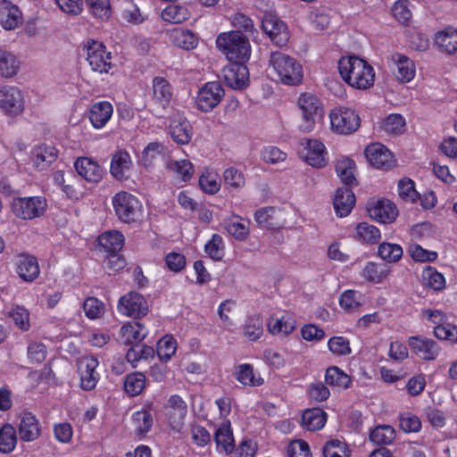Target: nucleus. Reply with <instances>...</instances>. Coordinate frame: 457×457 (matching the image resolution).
I'll return each instance as SVG.
<instances>
[{"label":"nucleus","instance_id":"obj_62","mask_svg":"<svg viewBox=\"0 0 457 457\" xmlns=\"http://www.w3.org/2000/svg\"><path fill=\"white\" fill-rule=\"evenodd\" d=\"M409 253L411 258L417 262H433L437 258L436 252L425 250L416 244L410 245Z\"/></svg>","mask_w":457,"mask_h":457},{"label":"nucleus","instance_id":"obj_47","mask_svg":"<svg viewBox=\"0 0 457 457\" xmlns=\"http://www.w3.org/2000/svg\"><path fill=\"white\" fill-rule=\"evenodd\" d=\"M378 253L387 262H396L402 258L403 251L397 244L384 242L378 245Z\"/></svg>","mask_w":457,"mask_h":457},{"label":"nucleus","instance_id":"obj_9","mask_svg":"<svg viewBox=\"0 0 457 457\" xmlns=\"http://www.w3.org/2000/svg\"><path fill=\"white\" fill-rule=\"evenodd\" d=\"M224 93L220 82L206 83L198 92L195 101L197 108L205 112L212 111L220 103Z\"/></svg>","mask_w":457,"mask_h":457},{"label":"nucleus","instance_id":"obj_39","mask_svg":"<svg viewBox=\"0 0 457 457\" xmlns=\"http://www.w3.org/2000/svg\"><path fill=\"white\" fill-rule=\"evenodd\" d=\"M380 231L375 226L361 222L356 227V238L366 244H377L380 239Z\"/></svg>","mask_w":457,"mask_h":457},{"label":"nucleus","instance_id":"obj_5","mask_svg":"<svg viewBox=\"0 0 457 457\" xmlns=\"http://www.w3.org/2000/svg\"><path fill=\"white\" fill-rule=\"evenodd\" d=\"M46 206V200L41 196L17 197L12 202V212L22 220H32L42 216Z\"/></svg>","mask_w":457,"mask_h":457},{"label":"nucleus","instance_id":"obj_50","mask_svg":"<svg viewBox=\"0 0 457 457\" xmlns=\"http://www.w3.org/2000/svg\"><path fill=\"white\" fill-rule=\"evenodd\" d=\"M177 342L171 336H165L157 344V353L161 361H167L175 354Z\"/></svg>","mask_w":457,"mask_h":457},{"label":"nucleus","instance_id":"obj_1","mask_svg":"<svg viewBox=\"0 0 457 457\" xmlns=\"http://www.w3.org/2000/svg\"><path fill=\"white\" fill-rule=\"evenodd\" d=\"M338 70L342 79L353 87L367 89L374 84L373 68L365 60L357 56L340 58Z\"/></svg>","mask_w":457,"mask_h":457},{"label":"nucleus","instance_id":"obj_38","mask_svg":"<svg viewBox=\"0 0 457 457\" xmlns=\"http://www.w3.org/2000/svg\"><path fill=\"white\" fill-rule=\"evenodd\" d=\"M171 40L177 46L190 50L197 46L196 36L189 30L177 29L170 35Z\"/></svg>","mask_w":457,"mask_h":457},{"label":"nucleus","instance_id":"obj_11","mask_svg":"<svg viewBox=\"0 0 457 457\" xmlns=\"http://www.w3.org/2000/svg\"><path fill=\"white\" fill-rule=\"evenodd\" d=\"M262 28L277 46H283L287 43L289 39L287 28L276 15H265L262 21Z\"/></svg>","mask_w":457,"mask_h":457},{"label":"nucleus","instance_id":"obj_20","mask_svg":"<svg viewBox=\"0 0 457 457\" xmlns=\"http://www.w3.org/2000/svg\"><path fill=\"white\" fill-rule=\"evenodd\" d=\"M17 272L24 281L31 282L39 275V265L36 257L28 253L17 256Z\"/></svg>","mask_w":457,"mask_h":457},{"label":"nucleus","instance_id":"obj_8","mask_svg":"<svg viewBox=\"0 0 457 457\" xmlns=\"http://www.w3.org/2000/svg\"><path fill=\"white\" fill-rule=\"evenodd\" d=\"M330 121L332 129L343 135L356 131L361 125L359 115L354 111L345 107L332 110Z\"/></svg>","mask_w":457,"mask_h":457},{"label":"nucleus","instance_id":"obj_64","mask_svg":"<svg viewBox=\"0 0 457 457\" xmlns=\"http://www.w3.org/2000/svg\"><path fill=\"white\" fill-rule=\"evenodd\" d=\"M289 457H311L310 447L303 440H295L289 444L287 447Z\"/></svg>","mask_w":457,"mask_h":457},{"label":"nucleus","instance_id":"obj_6","mask_svg":"<svg viewBox=\"0 0 457 457\" xmlns=\"http://www.w3.org/2000/svg\"><path fill=\"white\" fill-rule=\"evenodd\" d=\"M87 50V60L92 71L99 73H107L112 68V55L106 51L104 45L101 42L90 39L85 45Z\"/></svg>","mask_w":457,"mask_h":457},{"label":"nucleus","instance_id":"obj_41","mask_svg":"<svg viewBox=\"0 0 457 457\" xmlns=\"http://www.w3.org/2000/svg\"><path fill=\"white\" fill-rule=\"evenodd\" d=\"M355 163L349 158L337 161L336 171L341 181L345 185H353L356 181L354 177Z\"/></svg>","mask_w":457,"mask_h":457},{"label":"nucleus","instance_id":"obj_54","mask_svg":"<svg viewBox=\"0 0 457 457\" xmlns=\"http://www.w3.org/2000/svg\"><path fill=\"white\" fill-rule=\"evenodd\" d=\"M5 6L1 11V21L5 29H12L20 23L19 10L15 6L8 8L9 4L4 1Z\"/></svg>","mask_w":457,"mask_h":457},{"label":"nucleus","instance_id":"obj_40","mask_svg":"<svg viewBox=\"0 0 457 457\" xmlns=\"http://www.w3.org/2000/svg\"><path fill=\"white\" fill-rule=\"evenodd\" d=\"M325 381L331 386L347 388L351 384L350 377L337 366L327 369Z\"/></svg>","mask_w":457,"mask_h":457},{"label":"nucleus","instance_id":"obj_51","mask_svg":"<svg viewBox=\"0 0 457 457\" xmlns=\"http://www.w3.org/2000/svg\"><path fill=\"white\" fill-rule=\"evenodd\" d=\"M236 378L245 386H257L263 383V379L262 378H256L254 377L253 369L250 364H243L238 366Z\"/></svg>","mask_w":457,"mask_h":457},{"label":"nucleus","instance_id":"obj_36","mask_svg":"<svg viewBox=\"0 0 457 457\" xmlns=\"http://www.w3.org/2000/svg\"><path fill=\"white\" fill-rule=\"evenodd\" d=\"M17 444L16 430L12 424L6 423L0 428V452L12 453Z\"/></svg>","mask_w":457,"mask_h":457},{"label":"nucleus","instance_id":"obj_14","mask_svg":"<svg viewBox=\"0 0 457 457\" xmlns=\"http://www.w3.org/2000/svg\"><path fill=\"white\" fill-rule=\"evenodd\" d=\"M254 220L257 224L265 229H278L286 223L284 212L275 207H264L257 210L254 213Z\"/></svg>","mask_w":457,"mask_h":457},{"label":"nucleus","instance_id":"obj_10","mask_svg":"<svg viewBox=\"0 0 457 457\" xmlns=\"http://www.w3.org/2000/svg\"><path fill=\"white\" fill-rule=\"evenodd\" d=\"M118 310L123 315L139 319L147 314L148 305L142 295L130 292L120 299Z\"/></svg>","mask_w":457,"mask_h":457},{"label":"nucleus","instance_id":"obj_24","mask_svg":"<svg viewBox=\"0 0 457 457\" xmlns=\"http://www.w3.org/2000/svg\"><path fill=\"white\" fill-rule=\"evenodd\" d=\"M57 158V150L53 145H40L36 146L30 155V159L38 170L46 169Z\"/></svg>","mask_w":457,"mask_h":457},{"label":"nucleus","instance_id":"obj_44","mask_svg":"<svg viewBox=\"0 0 457 457\" xmlns=\"http://www.w3.org/2000/svg\"><path fill=\"white\" fill-rule=\"evenodd\" d=\"M395 438V431L389 425L376 427L370 434L371 442L378 445H389Z\"/></svg>","mask_w":457,"mask_h":457},{"label":"nucleus","instance_id":"obj_26","mask_svg":"<svg viewBox=\"0 0 457 457\" xmlns=\"http://www.w3.org/2000/svg\"><path fill=\"white\" fill-rule=\"evenodd\" d=\"M172 97V88L169 81L162 77L153 79V100L161 107L165 108Z\"/></svg>","mask_w":457,"mask_h":457},{"label":"nucleus","instance_id":"obj_52","mask_svg":"<svg viewBox=\"0 0 457 457\" xmlns=\"http://www.w3.org/2000/svg\"><path fill=\"white\" fill-rule=\"evenodd\" d=\"M323 454L324 457H350V451L345 443L332 439L325 445Z\"/></svg>","mask_w":457,"mask_h":457},{"label":"nucleus","instance_id":"obj_12","mask_svg":"<svg viewBox=\"0 0 457 457\" xmlns=\"http://www.w3.org/2000/svg\"><path fill=\"white\" fill-rule=\"evenodd\" d=\"M0 109L11 115H17L23 111V96L18 87H0Z\"/></svg>","mask_w":457,"mask_h":457},{"label":"nucleus","instance_id":"obj_43","mask_svg":"<svg viewBox=\"0 0 457 457\" xmlns=\"http://www.w3.org/2000/svg\"><path fill=\"white\" fill-rule=\"evenodd\" d=\"M145 386V376L142 372H134L126 376L124 390L131 396L142 393Z\"/></svg>","mask_w":457,"mask_h":457},{"label":"nucleus","instance_id":"obj_3","mask_svg":"<svg viewBox=\"0 0 457 457\" xmlns=\"http://www.w3.org/2000/svg\"><path fill=\"white\" fill-rule=\"evenodd\" d=\"M270 63L282 83L295 86L302 82L303 68L294 57L282 52H273Z\"/></svg>","mask_w":457,"mask_h":457},{"label":"nucleus","instance_id":"obj_15","mask_svg":"<svg viewBox=\"0 0 457 457\" xmlns=\"http://www.w3.org/2000/svg\"><path fill=\"white\" fill-rule=\"evenodd\" d=\"M167 416L170 426L173 430L180 431L187 412V403L178 395H171L168 401Z\"/></svg>","mask_w":457,"mask_h":457},{"label":"nucleus","instance_id":"obj_21","mask_svg":"<svg viewBox=\"0 0 457 457\" xmlns=\"http://www.w3.org/2000/svg\"><path fill=\"white\" fill-rule=\"evenodd\" d=\"M325 146L318 140H307L306 146L303 150L302 155L305 162L316 168L326 166Z\"/></svg>","mask_w":457,"mask_h":457},{"label":"nucleus","instance_id":"obj_19","mask_svg":"<svg viewBox=\"0 0 457 457\" xmlns=\"http://www.w3.org/2000/svg\"><path fill=\"white\" fill-rule=\"evenodd\" d=\"M74 167L79 176L91 183H98L103 177V170L94 160L87 157H79L76 160Z\"/></svg>","mask_w":457,"mask_h":457},{"label":"nucleus","instance_id":"obj_13","mask_svg":"<svg viewBox=\"0 0 457 457\" xmlns=\"http://www.w3.org/2000/svg\"><path fill=\"white\" fill-rule=\"evenodd\" d=\"M245 62L230 63L223 69V79L228 87L233 89H242L247 87L249 82L248 69Z\"/></svg>","mask_w":457,"mask_h":457},{"label":"nucleus","instance_id":"obj_60","mask_svg":"<svg viewBox=\"0 0 457 457\" xmlns=\"http://www.w3.org/2000/svg\"><path fill=\"white\" fill-rule=\"evenodd\" d=\"M399 427L404 432H418L421 428L420 419L411 413H403L399 417Z\"/></svg>","mask_w":457,"mask_h":457},{"label":"nucleus","instance_id":"obj_32","mask_svg":"<svg viewBox=\"0 0 457 457\" xmlns=\"http://www.w3.org/2000/svg\"><path fill=\"white\" fill-rule=\"evenodd\" d=\"M99 245L105 252L118 253L121 250L124 244V237L119 231H108L98 237Z\"/></svg>","mask_w":457,"mask_h":457},{"label":"nucleus","instance_id":"obj_49","mask_svg":"<svg viewBox=\"0 0 457 457\" xmlns=\"http://www.w3.org/2000/svg\"><path fill=\"white\" fill-rule=\"evenodd\" d=\"M422 280L426 287H430L435 291L442 290L445 285L444 276L429 266L423 270Z\"/></svg>","mask_w":457,"mask_h":457},{"label":"nucleus","instance_id":"obj_7","mask_svg":"<svg viewBox=\"0 0 457 457\" xmlns=\"http://www.w3.org/2000/svg\"><path fill=\"white\" fill-rule=\"evenodd\" d=\"M298 106L303 119L299 127L303 132H309L314 129L316 119L320 115V101L317 96L305 93L300 96Z\"/></svg>","mask_w":457,"mask_h":457},{"label":"nucleus","instance_id":"obj_53","mask_svg":"<svg viewBox=\"0 0 457 457\" xmlns=\"http://www.w3.org/2000/svg\"><path fill=\"white\" fill-rule=\"evenodd\" d=\"M92 14L99 19L111 17L112 10L109 0H85Z\"/></svg>","mask_w":457,"mask_h":457},{"label":"nucleus","instance_id":"obj_4","mask_svg":"<svg viewBox=\"0 0 457 457\" xmlns=\"http://www.w3.org/2000/svg\"><path fill=\"white\" fill-rule=\"evenodd\" d=\"M112 205L115 214L124 223L136 222L142 212V205L139 200L125 191H120L112 197Z\"/></svg>","mask_w":457,"mask_h":457},{"label":"nucleus","instance_id":"obj_46","mask_svg":"<svg viewBox=\"0 0 457 457\" xmlns=\"http://www.w3.org/2000/svg\"><path fill=\"white\" fill-rule=\"evenodd\" d=\"M263 333V320L259 315L248 317L244 326V335L251 341H255Z\"/></svg>","mask_w":457,"mask_h":457},{"label":"nucleus","instance_id":"obj_30","mask_svg":"<svg viewBox=\"0 0 457 457\" xmlns=\"http://www.w3.org/2000/svg\"><path fill=\"white\" fill-rule=\"evenodd\" d=\"M393 60L397 66L396 77L401 82L411 81L415 75V67L413 62L407 56L395 54L393 55Z\"/></svg>","mask_w":457,"mask_h":457},{"label":"nucleus","instance_id":"obj_57","mask_svg":"<svg viewBox=\"0 0 457 457\" xmlns=\"http://www.w3.org/2000/svg\"><path fill=\"white\" fill-rule=\"evenodd\" d=\"M85 314L89 319L101 317L104 312V304L96 297H88L83 304Z\"/></svg>","mask_w":457,"mask_h":457},{"label":"nucleus","instance_id":"obj_28","mask_svg":"<svg viewBox=\"0 0 457 457\" xmlns=\"http://www.w3.org/2000/svg\"><path fill=\"white\" fill-rule=\"evenodd\" d=\"M327 421V414L320 408L308 409L302 415V426L310 431L321 429Z\"/></svg>","mask_w":457,"mask_h":457},{"label":"nucleus","instance_id":"obj_25","mask_svg":"<svg viewBox=\"0 0 457 457\" xmlns=\"http://www.w3.org/2000/svg\"><path fill=\"white\" fill-rule=\"evenodd\" d=\"M21 439L25 442L36 440L41 434L38 420L31 413H24L19 425Z\"/></svg>","mask_w":457,"mask_h":457},{"label":"nucleus","instance_id":"obj_56","mask_svg":"<svg viewBox=\"0 0 457 457\" xmlns=\"http://www.w3.org/2000/svg\"><path fill=\"white\" fill-rule=\"evenodd\" d=\"M399 196L404 201L415 203L420 194L415 190L414 182L410 179H401L398 183Z\"/></svg>","mask_w":457,"mask_h":457},{"label":"nucleus","instance_id":"obj_31","mask_svg":"<svg viewBox=\"0 0 457 457\" xmlns=\"http://www.w3.org/2000/svg\"><path fill=\"white\" fill-rule=\"evenodd\" d=\"M225 229L237 240L245 241L250 234L249 221L241 222L239 217H232L223 221Z\"/></svg>","mask_w":457,"mask_h":457},{"label":"nucleus","instance_id":"obj_18","mask_svg":"<svg viewBox=\"0 0 457 457\" xmlns=\"http://www.w3.org/2000/svg\"><path fill=\"white\" fill-rule=\"evenodd\" d=\"M98 366V361L93 356L82 358L79 362V370L81 377V387L84 390L95 388L98 380V375L96 369Z\"/></svg>","mask_w":457,"mask_h":457},{"label":"nucleus","instance_id":"obj_42","mask_svg":"<svg viewBox=\"0 0 457 457\" xmlns=\"http://www.w3.org/2000/svg\"><path fill=\"white\" fill-rule=\"evenodd\" d=\"M145 326L138 322H128L120 328V333L126 337V344H133L134 342H140L146 337V332H144Z\"/></svg>","mask_w":457,"mask_h":457},{"label":"nucleus","instance_id":"obj_22","mask_svg":"<svg viewBox=\"0 0 457 457\" xmlns=\"http://www.w3.org/2000/svg\"><path fill=\"white\" fill-rule=\"evenodd\" d=\"M409 345L416 354L427 361L435 360L438 354L436 343L432 339L411 337Z\"/></svg>","mask_w":457,"mask_h":457},{"label":"nucleus","instance_id":"obj_59","mask_svg":"<svg viewBox=\"0 0 457 457\" xmlns=\"http://www.w3.org/2000/svg\"><path fill=\"white\" fill-rule=\"evenodd\" d=\"M405 120L400 114H390L383 123V129L389 134H400L403 130Z\"/></svg>","mask_w":457,"mask_h":457},{"label":"nucleus","instance_id":"obj_2","mask_svg":"<svg viewBox=\"0 0 457 457\" xmlns=\"http://www.w3.org/2000/svg\"><path fill=\"white\" fill-rule=\"evenodd\" d=\"M216 44L230 62H245L250 57L249 40L239 30L220 34L216 39Z\"/></svg>","mask_w":457,"mask_h":457},{"label":"nucleus","instance_id":"obj_48","mask_svg":"<svg viewBox=\"0 0 457 457\" xmlns=\"http://www.w3.org/2000/svg\"><path fill=\"white\" fill-rule=\"evenodd\" d=\"M268 328L273 335L279 333L288 335L295 328V320L291 318L286 319L282 317L281 319H275L271 317L268 323Z\"/></svg>","mask_w":457,"mask_h":457},{"label":"nucleus","instance_id":"obj_29","mask_svg":"<svg viewBox=\"0 0 457 457\" xmlns=\"http://www.w3.org/2000/svg\"><path fill=\"white\" fill-rule=\"evenodd\" d=\"M132 162L129 154L126 151L117 152L112 159L111 173L119 180L125 178V172L131 168Z\"/></svg>","mask_w":457,"mask_h":457},{"label":"nucleus","instance_id":"obj_34","mask_svg":"<svg viewBox=\"0 0 457 457\" xmlns=\"http://www.w3.org/2000/svg\"><path fill=\"white\" fill-rule=\"evenodd\" d=\"M436 44L443 51L452 54L457 50V30L447 28L436 36Z\"/></svg>","mask_w":457,"mask_h":457},{"label":"nucleus","instance_id":"obj_23","mask_svg":"<svg viewBox=\"0 0 457 457\" xmlns=\"http://www.w3.org/2000/svg\"><path fill=\"white\" fill-rule=\"evenodd\" d=\"M355 195L348 187H339L335 194L333 200L336 213L339 217L347 216L355 205Z\"/></svg>","mask_w":457,"mask_h":457},{"label":"nucleus","instance_id":"obj_58","mask_svg":"<svg viewBox=\"0 0 457 457\" xmlns=\"http://www.w3.org/2000/svg\"><path fill=\"white\" fill-rule=\"evenodd\" d=\"M328 346L336 355H348L351 353L350 342L343 337H333L328 340Z\"/></svg>","mask_w":457,"mask_h":457},{"label":"nucleus","instance_id":"obj_35","mask_svg":"<svg viewBox=\"0 0 457 457\" xmlns=\"http://www.w3.org/2000/svg\"><path fill=\"white\" fill-rule=\"evenodd\" d=\"M170 135L174 141L179 144H187L192 137V127L189 121L184 120H174L170 127Z\"/></svg>","mask_w":457,"mask_h":457},{"label":"nucleus","instance_id":"obj_16","mask_svg":"<svg viewBox=\"0 0 457 457\" xmlns=\"http://www.w3.org/2000/svg\"><path fill=\"white\" fill-rule=\"evenodd\" d=\"M368 162L377 169H388L393 165L391 153L381 144H371L365 149Z\"/></svg>","mask_w":457,"mask_h":457},{"label":"nucleus","instance_id":"obj_55","mask_svg":"<svg viewBox=\"0 0 457 457\" xmlns=\"http://www.w3.org/2000/svg\"><path fill=\"white\" fill-rule=\"evenodd\" d=\"M223 179L226 186L234 189H238L245 186V178L243 173L233 167L225 170L223 173Z\"/></svg>","mask_w":457,"mask_h":457},{"label":"nucleus","instance_id":"obj_45","mask_svg":"<svg viewBox=\"0 0 457 457\" xmlns=\"http://www.w3.org/2000/svg\"><path fill=\"white\" fill-rule=\"evenodd\" d=\"M215 442L217 446L227 453H231L234 449V438L230 430L229 424L223 423L215 433Z\"/></svg>","mask_w":457,"mask_h":457},{"label":"nucleus","instance_id":"obj_33","mask_svg":"<svg viewBox=\"0 0 457 457\" xmlns=\"http://www.w3.org/2000/svg\"><path fill=\"white\" fill-rule=\"evenodd\" d=\"M20 62L12 53L0 50V76L12 78L18 73Z\"/></svg>","mask_w":457,"mask_h":457},{"label":"nucleus","instance_id":"obj_17","mask_svg":"<svg viewBox=\"0 0 457 457\" xmlns=\"http://www.w3.org/2000/svg\"><path fill=\"white\" fill-rule=\"evenodd\" d=\"M368 212L371 219L384 224L393 222L398 215L396 206L389 200L377 201L368 208Z\"/></svg>","mask_w":457,"mask_h":457},{"label":"nucleus","instance_id":"obj_61","mask_svg":"<svg viewBox=\"0 0 457 457\" xmlns=\"http://www.w3.org/2000/svg\"><path fill=\"white\" fill-rule=\"evenodd\" d=\"M363 277L370 282L380 283L387 276V271L379 270L375 262H368L362 271Z\"/></svg>","mask_w":457,"mask_h":457},{"label":"nucleus","instance_id":"obj_37","mask_svg":"<svg viewBox=\"0 0 457 457\" xmlns=\"http://www.w3.org/2000/svg\"><path fill=\"white\" fill-rule=\"evenodd\" d=\"M190 12H188L187 8L179 4L168 5L162 12V20L174 24L186 21L188 20Z\"/></svg>","mask_w":457,"mask_h":457},{"label":"nucleus","instance_id":"obj_27","mask_svg":"<svg viewBox=\"0 0 457 457\" xmlns=\"http://www.w3.org/2000/svg\"><path fill=\"white\" fill-rule=\"evenodd\" d=\"M112 114V105L109 102H99L92 105L89 120L96 129L103 128Z\"/></svg>","mask_w":457,"mask_h":457},{"label":"nucleus","instance_id":"obj_63","mask_svg":"<svg viewBox=\"0 0 457 457\" xmlns=\"http://www.w3.org/2000/svg\"><path fill=\"white\" fill-rule=\"evenodd\" d=\"M170 169L178 173L184 181L190 179L194 171L193 164L187 160L170 162Z\"/></svg>","mask_w":457,"mask_h":457}]
</instances>
